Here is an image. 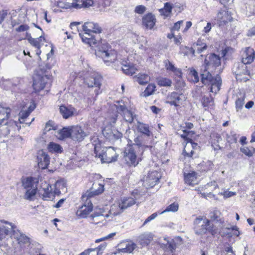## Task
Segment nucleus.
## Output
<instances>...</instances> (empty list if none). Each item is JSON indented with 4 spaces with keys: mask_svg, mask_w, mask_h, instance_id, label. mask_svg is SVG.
Instances as JSON below:
<instances>
[{
    "mask_svg": "<svg viewBox=\"0 0 255 255\" xmlns=\"http://www.w3.org/2000/svg\"><path fill=\"white\" fill-rule=\"evenodd\" d=\"M37 192V188H32L26 189L24 195V199L32 200L33 197H34Z\"/></svg>",
    "mask_w": 255,
    "mask_h": 255,
    "instance_id": "obj_49",
    "label": "nucleus"
},
{
    "mask_svg": "<svg viewBox=\"0 0 255 255\" xmlns=\"http://www.w3.org/2000/svg\"><path fill=\"white\" fill-rule=\"evenodd\" d=\"M156 90V86L154 84H148L144 91L143 92V96L146 97L153 94Z\"/></svg>",
    "mask_w": 255,
    "mask_h": 255,
    "instance_id": "obj_44",
    "label": "nucleus"
},
{
    "mask_svg": "<svg viewBox=\"0 0 255 255\" xmlns=\"http://www.w3.org/2000/svg\"><path fill=\"white\" fill-rule=\"evenodd\" d=\"M241 151L245 154L246 155L251 157L253 156L252 152L250 150L248 147H243L240 148Z\"/></svg>",
    "mask_w": 255,
    "mask_h": 255,
    "instance_id": "obj_58",
    "label": "nucleus"
},
{
    "mask_svg": "<svg viewBox=\"0 0 255 255\" xmlns=\"http://www.w3.org/2000/svg\"><path fill=\"white\" fill-rule=\"evenodd\" d=\"M72 3L67 2H63L62 1H58L57 2V6L62 8H65V9H72L73 8V7H72Z\"/></svg>",
    "mask_w": 255,
    "mask_h": 255,
    "instance_id": "obj_54",
    "label": "nucleus"
},
{
    "mask_svg": "<svg viewBox=\"0 0 255 255\" xmlns=\"http://www.w3.org/2000/svg\"><path fill=\"white\" fill-rule=\"evenodd\" d=\"M93 145L94 146L95 157H98L102 163H111L117 160L118 155L114 147H102L99 141L94 140Z\"/></svg>",
    "mask_w": 255,
    "mask_h": 255,
    "instance_id": "obj_2",
    "label": "nucleus"
},
{
    "mask_svg": "<svg viewBox=\"0 0 255 255\" xmlns=\"http://www.w3.org/2000/svg\"><path fill=\"white\" fill-rule=\"evenodd\" d=\"M142 22L146 28L151 29L155 24V16L151 13H148L143 16Z\"/></svg>",
    "mask_w": 255,
    "mask_h": 255,
    "instance_id": "obj_22",
    "label": "nucleus"
},
{
    "mask_svg": "<svg viewBox=\"0 0 255 255\" xmlns=\"http://www.w3.org/2000/svg\"><path fill=\"white\" fill-rule=\"evenodd\" d=\"M231 16L229 15L228 12H227V16L223 17V19L221 20L219 22V25H224L226 23H228V21H230Z\"/></svg>",
    "mask_w": 255,
    "mask_h": 255,
    "instance_id": "obj_61",
    "label": "nucleus"
},
{
    "mask_svg": "<svg viewBox=\"0 0 255 255\" xmlns=\"http://www.w3.org/2000/svg\"><path fill=\"white\" fill-rule=\"evenodd\" d=\"M148 139L144 135H138L134 138V142L132 144L128 143L127 146L142 154L146 148L151 147V146L148 145Z\"/></svg>",
    "mask_w": 255,
    "mask_h": 255,
    "instance_id": "obj_7",
    "label": "nucleus"
},
{
    "mask_svg": "<svg viewBox=\"0 0 255 255\" xmlns=\"http://www.w3.org/2000/svg\"><path fill=\"white\" fill-rule=\"evenodd\" d=\"M59 112L65 119H68L73 116L77 112L74 108L71 106L66 107L64 105H62L59 107Z\"/></svg>",
    "mask_w": 255,
    "mask_h": 255,
    "instance_id": "obj_24",
    "label": "nucleus"
},
{
    "mask_svg": "<svg viewBox=\"0 0 255 255\" xmlns=\"http://www.w3.org/2000/svg\"><path fill=\"white\" fill-rule=\"evenodd\" d=\"M95 54L101 58L107 65L114 63L117 58V52L109 44L102 41L98 43Z\"/></svg>",
    "mask_w": 255,
    "mask_h": 255,
    "instance_id": "obj_4",
    "label": "nucleus"
},
{
    "mask_svg": "<svg viewBox=\"0 0 255 255\" xmlns=\"http://www.w3.org/2000/svg\"><path fill=\"white\" fill-rule=\"evenodd\" d=\"M165 68L167 70L170 71L175 73L178 77H181L182 72L181 70L176 68L174 65L168 60L164 61Z\"/></svg>",
    "mask_w": 255,
    "mask_h": 255,
    "instance_id": "obj_35",
    "label": "nucleus"
},
{
    "mask_svg": "<svg viewBox=\"0 0 255 255\" xmlns=\"http://www.w3.org/2000/svg\"><path fill=\"white\" fill-rule=\"evenodd\" d=\"M104 191V185L101 184L94 183L93 186L82 196V200L84 203L78 209L76 215L79 218H85L92 211L93 205L91 198L94 195H99Z\"/></svg>",
    "mask_w": 255,
    "mask_h": 255,
    "instance_id": "obj_1",
    "label": "nucleus"
},
{
    "mask_svg": "<svg viewBox=\"0 0 255 255\" xmlns=\"http://www.w3.org/2000/svg\"><path fill=\"white\" fill-rule=\"evenodd\" d=\"M49 77L47 75L41 76L38 74L33 78V87L35 92H38L43 90L46 85L50 84Z\"/></svg>",
    "mask_w": 255,
    "mask_h": 255,
    "instance_id": "obj_11",
    "label": "nucleus"
},
{
    "mask_svg": "<svg viewBox=\"0 0 255 255\" xmlns=\"http://www.w3.org/2000/svg\"><path fill=\"white\" fill-rule=\"evenodd\" d=\"M245 97L244 96H241L240 97H238L236 101V108L237 111L241 110L245 104Z\"/></svg>",
    "mask_w": 255,
    "mask_h": 255,
    "instance_id": "obj_52",
    "label": "nucleus"
},
{
    "mask_svg": "<svg viewBox=\"0 0 255 255\" xmlns=\"http://www.w3.org/2000/svg\"><path fill=\"white\" fill-rule=\"evenodd\" d=\"M19 243L27 244L29 242V238L24 234H21L18 239Z\"/></svg>",
    "mask_w": 255,
    "mask_h": 255,
    "instance_id": "obj_57",
    "label": "nucleus"
},
{
    "mask_svg": "<svg viewBox=\"0 0 255 255\" xmlns=\"http://www.w3.org/2000/svg\"><path fill=\"white\" fill-rule=\"evenodd\" d=\"M117 103L118 104L115 105V106L116 107L118 111L121 112L122 113H124L125 112L128 110V109L124 102L117 101Z\"/></svg>",
    "mask_w": 255,
    "mask_h": 255,
    "instance_id": "obj_53",
    "label": "nucleus"
},
{
    "mask_svg": "<svg viewBox=\"0 0 255 255\" xmlns=\"http://www.w3.org/2000/svg\"><path fill=\"white\" fill-rule=\"evenodd\" d=\"M88 135L89 133L85 132L81 127H72L71 139L73 140L80 142Z\"/></svg>",
    "mask_w": 255,
    "mask_h": 255,
    "instance_id": "obj_16",
    "label": "nucleus"
},
{
    "mask_svg": "<svg viewBox=\"0 0 255 255\" xmlns=\"http://www.w3.org/2000/svg\"><path fill=\"white\" fill-rule=\"evenodd\" d=\"M199 147L197 143L193 142L191 139H189V141H187L186 145L184 149L183 154L185 156L191 158L192 159L198 157V154L196 153L194 150L197 149Z\"/></svg>",
    "mask_w": 255,
    "mask_h": 255,
    "instance_id": "obj_14",
    "label": "nucleus"
},
{
    "mask_svg": "<svg viewBox=\"0 0 255 255\" xmlns=\"http://www.w3.org/2000/svg\"><path fill=\"white\" fill-rule=\"evenodd\" d=\"M214 71H211L209 69L202 66L200 70L201 82L205 85H210V92L216 94L220 90L222 84L221 77L218 75L214 78L212 74Z\"/></svg>",
    "mask_w": 255,
    "mask_h": 255,
    "instance_id": "obj_3",
    "label": "nucleus"
},
{
    "mask_svg": "<svg viewBox=\"0 0 255 255\" xmlns=\"http://www.w3.org/2000/svg\"><path fill=\"white\" fill-rule=\"evenodd\" d=\"M239 135H237L235 131H232L230 134L227 135V139L230 143H236Z\"/></svg>",
    "mask_w": 255,
    "mask_h": 255,
    "instance_id": "obj_50",
    "label": "nucleus"
},
{
    "mask_svg": "<svg viewBox=\"0 0 255 255\" xmlns=\"http://www.w3.org/2000/svg\"><path fill=\"white\" fill-rule=\"evenodd\" d=\"M195 48L196 50L197 53L200 54L203 52L205 50L207 49V46L206 44H204L203 46H197Z\"/></svg>",
    "mask_w": 255,
    "mask_h": 255,
    "instance_id": "obj_62",
    "label": "nucleus"
},
{
    "mask_svg": "<svg viewBox=\"0 0 255 255\" xmlns=\"http://www.w3.org/2000/svg\"><path fill=\"white\" fill-rule=\"evenodd\" d=\"M236 231L234 235L236 236H239L240 235L239 232L238 231V228L236 226H233L232 227H226L222 229V232L224 235H228L229 236H232L231 232L233 231Z\"/></svg>",
    "mask_w": 255,
    "mask_h": 255,
    "instance_id": "obj_42",
    "label": "nucleus"
},
{
    "mask_svg": "<svg viewBox=\"0 0 255 255\" xmlns=\"http://www.w3.org/2000/svg\"><path fill=\"white\" fill-rule=\"evenodd\" d=\"M172 5L170 2H166L164 3V7L160 9V12L163 15L167 16L171 12L172 9Z\"/></svg>",
    "mask_w": 255,
    "mask_h": 255,
    "instance_id": "obj_46",
    "label": "nucleus"
},
{
    "mask_svg": "<svg viewBox=\"0 0 255 255\" xmlns=\"http://www.w3.org/2000/svg\"><path fill=\"white\" fill-rule=\"evenodd\" d=\"M38 181L36 178L28 177L23 179L22 183L24 188L26 189L37 188V186Z\"/></svg>",
    "mask_w": 255,
    "mask_h": 255,
    "instance_id": "obj_25",
    "label": "nucleus"
},
{
    "mask_svg": "<svg viewBox=\"0 0 255 255\" xmlns=\"http://www.w3.org/2000/svg\"><path fill=\"white\" fill-rule=\"evenodd\" d=\"M233 72L236 76L247 75L248 73L247 66L242 62L235 63L233 68Z\"/></svg>",
    "mask_w": 255,
    "mask_h": 255,
    "instance_id": "obj_29",
    "label": "nucleus"
},
{
    "mask_svg": "<svg viewBox=\"0 0 255 255\" xmlns=\"http://www.w3.org/2000/svg\"><path fill=\"white\" fill-rule=\"evenodd\" d=\"M194 224L195 232L197 235H203L207 232L212 235H214L216 233L213 225H211L210 221L206 218L197 217L195 220Z\"/></svg>",
    "mask_w": 255,
    "mask_h": 255,
    "instance_id": "obj_6",
    "label": "nucleus"
},
{
    "mask_svg": "<svg viewBox=\"0 0 255 255\" xmlns=\"http://www.w3.org/2000/svg\"><path fill=\"white\" fill-rule=\"evenodd\" d=\"M105 215H102L99 213H94L91 214L90 216V218L91 219V222L93 224H98L99 221H98V219H96V218H98L100 216H104Z\"/></svg>",
    "mask_w": 255,
    "mask_h": 255,
    "instance_id": "obj_55",
    "label": "nucleus"
},
{
    "mask_svg": "<svg viewBox=\"0 0 255 255\" xmlns=\"http://www.w3.org/2000/svg\"><path fill=\"white\" fill-rule=\"evenodd\" d=\"M72 7L75 9H80L82 7H89L93 5L94 2L92 0H72Z\"/></svg>",
    "mask_w": 255,
    "mask_h": 255,
    "instance_id": "obj_27",
    "label": "nucleus"
},
{
    "mask_svg": "<svg viewBox=\"0 0 255 255\" xmlns=\"http://www.w3.org/2000/svg\"><path fill=\"white\" fill-rule=\"evenodd\" d=\"M152 238L150 234H144L139 236L138 242L142 247L147 246L150 244Z\"/></svg>",
    "mask_w": 255,
    "mask_h": 255,
    "instance_id": "obj_33",
    "label": "nucleus"
},
{
    "mask_svg": "<svg viewBox=\"0 0 255 255\" xmlns=\"http://www.w3.org/2000/svg\"><path fill=\"white\" fill-rule=\"evenodd\" d=\"M224 253L225 255H236L233 250V248L231 246L226 247L224 249Z\"/></svg>",
    "mask_w": 255,
    "mask_h": 255,
    "instance_id": "obj_60",
    "label": "nucleus"
},
{
    "mask_svg": "<svg viewBox=\"0 0 255 255\" xmlns=\"http://www.w3.org/2000/svg\"><path fill=\"white\" fill-rule=\"evenodd\" d=\"M227 16V11L223 10L219 12L217 14V18L219 22L223 19V17Z\"/></svg>",
    "mask_w": 255,
    "mask_h": 255,
    "instance_id": "obj_63",
    "label": "nucleus"
},
{
    "mask_svg": "<svg viewBox=\"0 0 255 255\" xmlns=\"http://www.w3.org/2000/svg\"><path fill=\"white\" fill-rule=\"evenodd\" d=\"M29 115V112H28L26 110L21 111L19 114V121L20 123H25L29 126L34 120V118H32L30 122H27L26 119Z\"/></svg>",
    "mask_w": 255,
    "mask_h": 255,
    "instance_id": "obj_37",
    "label": "nucleus"
},
{
    "mask_svg": "<svg viewBox=\"0 0 255 255\" xmlns=\"http://www.w3.org/2000/svg\"><path fill=\"white\" fill-rule=\"evenodd\" d=\"M221 212L218 210H214L209 213V217L212 221H216L217 222H222V220L220 218Z\"/></svg>",
    "mask_w": 255,
    "mask_h": 255,
    "instance_id": "obj_47",
    "label": "nucleus"
},
{
    "mask_svg": "<svg viewBox=\"0 0 255 255\" xmlns=\"http://www.w3.org/2000/svg\"><path fill=\"white\" fill-rule=\"evenodd\" d=\"M146 10V7L142 5H139L136 6L134 9V12L138 14H143Z\"/></svg>",
    "mask_w": 255,
    "mask_h": 255,
    "instance_id": "obj_59",
    "label": "nucleus"
},
{
    "mask_svg": "<svg viewBox=\"0 0 255 255\" xmlns=\"http://www.w3.org/2000/svg\"><path fill=\"white\" fill-rule=\"evenodd\" d=\"M55 61L51 59L50 62H47L44 65H39V69L42 73H45L47 70L50 69L55 64Z\"/></svg>",
    "mask_w": 255,
    "mask_h": 255,
    "instance_id": "obj_43",
    "label": "nucleus"
},
{
    "mask_svg": "<svg viewBox=\"0 0 255 255\" xmlns=\"http://www.w3.org/2000/svg\"><path fill=\"white\" fill-rule=\"evenodd\" d=\"M11 110L9 108H5L0 105V125H6L9 127L17 126V122L10 120L8 121L10 115Z\"/></svg>",
    "mask_w": 255,
    "mask_h": 255,
    "instance_id": "obj_9",
    "label": "nucleus"
},
{
    "mask_svg": "<svg viewBox=\"0 0 255 255\" xmlns=\"http://www.w3.org/2000/svg\"><path fill=\"white\" fill-rule=\"evenodd\" d=\"M84 33L82 35L91 34V33H100L102 29L97 23L93 22H86L82 26Z\"/></svg>",
    "mask_w": 255,
    "mask_h": 255,
    "instance_id": "obj_18",
    "label": "nucleus"
},
{
    "mask_svg": "<svg viewBox=\"0 0 255 255\" xmlns=\"http://www.w3.org/2000/svg\"><path fill=\"white\" fill-rule=\"evenodd\" d=\"M121 63L123 72L127 75L131 76L137 71L134 65L128 61L123 60Z\"/></svg>",
    "mask_w": 255,
    "mask_h": 255,
    "instance_id": "obj_23",
    "label": "nucleus"
},
{
    "mask_svg": "<svg viewBox=\"0 0 255 255\" xmlns=\"http://www.w3.org/2000/svg\"><path fill=\"white\" fill-rule=\"evenodd\" d=\"M102 133L104 137L110 141L114 142L121 138L123 134L116 129H112L110 127H106L102 130Z\"/></svg>",
    "mask_w": 255,
    "mask_h": 255,
    "instance_id": "obj_15",
    "label": "nucleus"
},
{
    "mask_svg": "<svg viewBox=\"0 0 255 255\" xmlns=\"http://www.w3.org/2000/svg\"><path fill=\"white\" fill-rule=\"evenodd\" d=\"M220 64L221 59L219 56L211 53L206 56L204 64L202 66L209 69L211 71H214Z\"/></svg>",
    "mask_w": 255,
    "mask_h": 255,
    "instance_id": "obj_10",
    "label": "nucleus"
},
{
    "mask_svg": "<svg viewBox=\"0 0 255 255\" xmlns=\"http://www.w3.org/2000/svg\"><path fill=\"white\" fill-rule=\"evenodd\" d=\"M185 182L190 185H194L197 183L196 173L194 171L188 173L184 175Z\"/></svg>",
    "mask_w": 255,
    "mask_h": 255,
    "instance_id": "obj_34",
    "label": "nucleus"
},
{
    "mask_svg": "<svg viewBox=\"0 0 255 255\" xmlns=\"http://www.w3.org/2000/svg\"><path fill=\"white\" fill-rule=\"evenodd\" d=\"M135 201L132 198H124L122 200V202L121 203H119L120 205V207L122 208V210H125L127 209L128 207H129L134 204H135Z\"/></svg>",
    "mask_w": 255,
    "mask_h": 255,
    "instance_id": "obj_38",
    "label": "nucleus"
},
{
    "mask_svg": "<svg viewBox=\"0 0 255 255\" xmlns=\"http://www.w3.org/2000/svg\"><path fill=\"white\" fill-rule=\"evenodd\" d=\"M38 165L42 169L47 168L50 162V158L47 154L43 150H39L37 153Z\"/></svg>",
    "mask_w": 255,
    "mask_h": 255,
    "instance_id": "obj_19",
    "label": "nucleus"
},
{
    "mask_svg": "<svg viewBox=\"0 0 255 255\" xmlns=\"http://www.w3.org/2000/svg\"><path fill=\"white\" fill-rule=\"evenodd\" d=\"M123 116L125 121L130 124H131L136 117L135 115H134L131 111L128 110L123 113Z\"/></svg>",
    "mask_w": 255,
    "mask_h": 255,
    "instance_id": "obj_41",
    "label": "nucleus"
},
{
    "mask_svg": "<svg viewBox=\"0 0 255 255\" xmlns=\"http://www.w3.org/2000/svg\"><path fill=\"white\" fill-rule=\"evenodd\" d=\"M65 188V183L63 180H57L54 185L48 184L45 188L43 187L40 192V195L43 199L45 200H50L52 199L55 195H59L61 190H63Z\"/></svg>",
    "mask_w": 255,
    "mask_h": 255,
    "instance_id": "obj_5",
    "label": "nucleus"
},
{
    "mask_svg": "<svg viewBox=\"0 0 255 255\" xmlns=\"http://www.w3.org/2000/svg\"><path fill=\"white\" fill-rule=\"evenodd\" d=\"M166 99V103L175 107L179 106L178 102L180 100V98L177 93L175 92L171 93L167 96Z\"/></svg>",
    "mask_w": 255,
    "mask_h": 255,
    "instance_id": "obj_30",
    "label": "nucleus"
},
{
    "mask_svg": "<svg viewBox=\"0 0 255 255\" xmlns=\"http://www.w3.org/2000/svg\"><path fill=\"white\" fill-rule=\"evenodd\" d=\"M72 127L71 128H63L59 130L57 132V137L61 140L68 137L71 138Z\"/></svg>",
    "mask_w": 255,
    "mask_h": 255,
    "instance_id": "obj_32",
    "label": "nucleus"
},
{
    "mask_svg": "<svg viewBox=\"0 0 255 255\" xmlns=\"http://www.w3.org/2000/svg\"><path fill=\"white\" fill-rule=\"evenodd\" d=\"M123 212L122 208L120 207V204H113L110 207L108 213L106 214L104 217L106 218L113 217L119 215Z\"/></svg>",
    "mask_w": 255,
    "mask_h": 255,
    "instance_id": "obj_31",
    "label": "nucleus"
},
{
    "mask_svg": "<svg viewBox=\"0 0 255 255\" xmlns=\"http://www.w3.org/2000/svg\"><path fill=\"white\" fill-rule=\"evenodd\" d=\"M136 245L131 241H126L121 243L118 245L119 252L131 253L136 248Z\"/></svg>",
    "mask_w": 255,
    "mask_h": 255,
    "instance_id": "obj_20",
    "label": "nucleus"
},
{
    "mask_svg": "<svg viewBox=\"0 0 255 255\" xmlns=\"http://www.w3.org/2000/svg\"><path fill=\"white\" fill-rule=\"evenodd\" d=\"M157 83L160 87H170L171 86L172 82L169 78L165 77H159L157 79Z\"/></svg>",
    "mask_w": 255,
    "mask_h": 255,
    "instance_id": "obj_39",
    "label": "nucleus"
},
{
    "mask_svg": "<svg viewBox=\"0 0 255 255\" xmlns=\"http://www.w3.org/2000/svg\"><path fill=\"white\" fill-rule=\"evenodd\" d=\"M102 81V76L98 73L94 72L85 78V83L88 87H97L100 89Z\"/></svg>",
    "mask_w": 255,
    "mask_h": 255,
    "instance_id": "obj_13",
    "label": "nucleus"
},
{
    "mask_svg": "<svg viewBox=\"0 0 255 255\" xmlns=\"http://www.w3.org/2000/svg\"><path fill=\"white\" fill-rule=\"evenodd\" d=\"M134 78L141 85H145L150 81V77L146 74L139 73Z\"/></svg>",
    "mask_w": 255,
    "mask_h": 255,
    "instance_id": "obj_36",
    "label": "nucleus"
},
{
    "mask_svg": "<svg viewBox=\"0 0 255 255\" xmlns=\"http://www.w3.org/2000/svg\"><path fill=\"white\" fill-rule=\"evenodd\" d=\"M42 39L44 40V37H43L42 36H40L39 37L37 38H33L31 36H29V37L28 38V40L29 42L35 47L40 48V41L42 40Z\"/></svg>",
    "mask_w": 255,
    "mask_h": 255,
    "instance_id": "obj_48",
    "label": "nucleus"
},
{
    "mask_svg": "<svg viewBox=\"0 0 255 255\" xmlns=\"http://www.w3.org/2000/svg\"><path fill=\"white\" fill-rule=\"evenodd\" d=\"M96 249L97 248L88 249L87 250H85L84 252H82L78 255H90V253L92 252L95 251Z\"/></svg>",
    "mask_w": 255,
    "mask_h": 255,
    "instance_id": "obj_64",
    "label": "nucleus"
},
{
    "mask_svg": "<svg viewBox=\"0 0 255 255\" xmlns=\"http://www.w3.org/2000/svg\"><path fill=\"white\" fill-rule=\"evenodd\" d=\"M137 130L141 133V135L149 139V137L152 136V132L149 129V127L148 125L138 122L137 125Z\"/></svg>",
    "mask_w": 255,
    "mask_h": 255,
    "instance_id": "obj_28",
    "label": "nucleus"
},
{
    "mask_svg": "<svg viewBox=\"0 0 255 255\" xmlns=\"http://www.w3.org/2000/svg\"><path fill=\"white\" fill-rule=\"evenodd\" d=\"M190 73L193 78L192 80L194 82L197 83L199 81L198 72L194 69H191Z\"/></svg>",
    "mask_w": 255,
    "mask_h": 255,
    "instance_id": "obj_56",
    "label": "nucleus"
},
{
    "mask_svg": "<svg viewBox=\"0 0 255 255\" xmlns=\"http://www.w3.org/2000/svg\"><path fill=\"white\" fill-rule=\"evenodd\" d=\"M201 102L204 107H209L214 104L213 99L211 96H204L201 99Z\"/></svg>",
    "mask_w": 255,
    "mask_h": 255,
    "instance_id": "obj_45",
    "label": "nucleus"
},
{
    "mask_svg": "<svg viewBox=\"0 0 255 255\" xmlns=\"http://www.w3.org/2000/svg\"><path fill=\"white\" fill-rule=\"evenodd\" d=\"M79 35L81 37L82 41L85 43L88 44L90 46H95L97 47L98 43L101 42L96 40L95 37L93 36L92 34L86 33V35H82V34L79 33Z\"/></svg>",
    "mask_w": 255,
    "mask_h": 255,
    "instance_id": "obj_26",
    "label": "nucleus"
},
{
    "mask_svg": "<svg viewBox=\"0 0 255 255\" xmlns=\"http://www.w3.org/2000/svg\"><path fill=\"white\" fill-rule=\"evenodd\" d=\"M49 151L52 153H59L62 152V148L59 144L50 142L48 146Z\"/></svg>",
    "mask_w": 255,
    "mask_h": 255,
    "instance_id": "obj_40",
    "label": "nucleus"
},
{
    "mask_svg": "<svg viewBox=\"0 0 255 255\" xmlns=\"http://www.w3.org/2000/svg\"><path fill=\"white\" fill-rule=\"evenodd\" d=\"M255 57V52L254 50L251 47L246 48L242 54V62L245 64H250L253 62Z\"/></svg>",
    "mask_w": 255,
    "mask_h": 255,
    "instance_id": "obj_21",
    "label": "nucleus"
},
{
    "mask_svg": "<svg viewBox=\"0 0 255 255\" xmlns=\"http://www.w3.org/2000/svg\"><path fill=\"white\" fill-rule=\"evenodd\" d=\"M138 151L133 148L127 146L124 152V158L128 166L135 167L138 163L137 158V154L139 153Z\"/></svg>",
    "mask_w": 255,
    "mask_h": 255,
    "instance_id": "obj_8",
    "label": "nucleus"
},
{
    "mask_svg": "<svg viewBox=\"0 0 255 255\" xmlns=\"http://www.w3.org/2000/svg\"><path fill=\"white\" fill-rule=\"evenodd\" d=\"M178 209V204L174 202L168 206L164 211L159 213V214H162L163 213L167 212H176Z\"/></svg>",
    "mask_w": 255,
    "mask_h": 255,
    "instance_id": "obj_51",
    "label": "nucleus"
},
{
    "mask_svg": "<svg viewBox=\"0 0 255 255\" xmlns=\"http://www.w3.org/2000/svg\"><path fill=\"white\" fill-rule=\"evenodd\" d=\"M14 225L4 220H0V247L4 246L3 240L14 229Z\"/></svg>",
    "mask_w": 255,
    "mask_h": 255,
    "instance_id": "obj_12",
    "label": "nucleus"
},
{
    "mask_svg": "<svg viewBox=\"0 0 255 255\" xmlns=\"http://www.w3.org/2000/svg\"><path fill=\"white\" fill-rule=\"evenodd\" d=\"M159 180V173L156 171H152L148 173L147 176L144 178L143 184L148 187L154 186Z\"/></svg>",
    "mask_w": 255,
    "mask_h": 255,
    "instance_id": "obj_17",
    "label": "nucleus"
}]
</instances>
